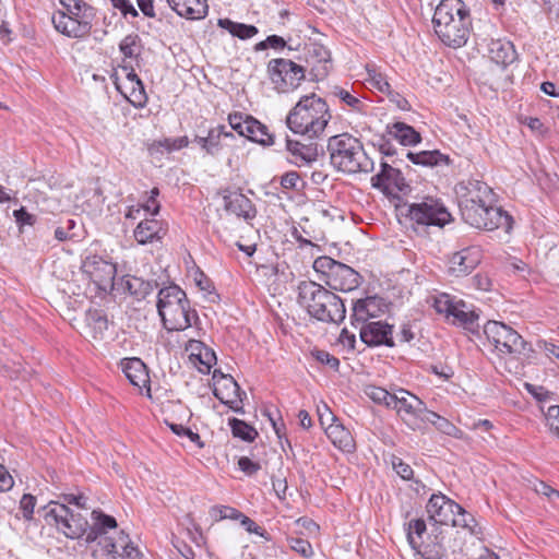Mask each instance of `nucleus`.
<instances>
[{"label":"nucleus","instance_id":"27","mask_svg":"<svg viewBox=\"0 0 559 559\" xmlns=\"http://www.w3.org/2000/svg\"><path fill=\"white\" fill-rule=\"evenodd\" d=\"M325 433L331 442L343 452H353L355 450V441L350 431L338 421L330 423L325 427Z\"/></svg>","mask_w":559,"mask_h":559},{"label":"nucleus","instance_id":"9","mask_svg":"<svg viewBox=\"0 0 559 559\" xmlns=\"http://www.w3.org/2000/svg\"><path fill=\"white\" fill-rule=\"evenodd\" d=\"M484 333L500 355L516 356L524 350L525 342L522 336L502 322L488 321L484 326Z\"/></svg>","mask_w":559,"mask_h":559},{"label":"nucleus","instance_id":"32","mask_svg":"<svg viewBox=\"0 0 559 559\" xmlns=\"http://www.w3.org/2000/svg\"><path fill=\"white\" fill-rule=\"evenodd\" d=\"M245 127L246 131L243 132L242 136H246L250 141L264 146H270L274 143V136L269 132L267 127L255 118L252 117L249 119V124Z\"/></svg>","mask_w":559,"mask_h":559},{"label":"nucleus","instance_id":"8","mask_svg":"<svg viewBox=\"0 0 559 559\" xmlns=\"http://www.w3.org/2000/svg\"><path fill=\"white\" fill-rule=\"evenodd\" d=\"M432 307L453 324L462 325L469 331L478 328V314L463 300H457L449 294L441 293L433 296Z\"/></svg>","mask_w":559,"mask_h":559},{"label":"nucleus","instance_id":"58","mask_svg":"<svg viewBox=\"0 0 559 559\" xmlns=\"http://www.w3.org/2000/svg\"><path fill=\"white\" fill-rule=\"evenodd\" d=\"M114 8L121 11V13L127 16L130 14L131 16H138V11L133 7V4L129 0H110Z\"/></svg>","mask_w":559,"mask_h":559},{"label":"nucleus","instance_id":"37","mask_svg":"<svg viewBox=\"0 0 559 559\" xmlns=\"http://www.w3.org/2000/svg\"><path fill=\"white\" fill-rule=\"evenodd\" d=\"M61 3L67 9V13L76 17L78 20L92 21L95 16V10L87 4L84 0H61Z\"/></svg>","mask_w":559,"mask_h":559},{"label":"nucleus","instance_id":"34","mask_svg":"<svg viewBox=\"0 0 559 559\" xmlns=\"http://www.w3.org/2000/svg\"><path fill=\"white\" fill-rule=\"evenodd\" d=\"M225 209L237 216L250 217L251 201L241 193L224 197Z\"/></svg>","mask_w":559,"mask_h":559},{"label":"nucleus","instance_id":"22","mask_svg":"<svg viewBox=\"0 0 559 559\" xmlns=\"http://www.w3.org/2000/svg\"><path fill=\"white\" fill-rule=\"evenodd\" d=\"M117 91L123 95L135 108H142L147 103V96L142 81L135 83L121 81L118 72L111 75Z\"/></svg>","mask_w":559,"mask_h":559},{"label":"nucleus","instance_id":"38","mask_svg":"<svg viewBox=\"0 0 559 559\" xmlns=\"http://www.w3.org/2000/svg\"><path fill=\"white\" fill-rule=\"evenodd\" d=\"M406 156L413 164L421 166H436L441 163H448V157L439 151L407 152Z\"/></svg>","mask_w":559,"mask_h":559},{"label":"nucleus","instance_id":"57","mask_svg":"<svg viewBox=\"0 0 559 559\" xmlns=\"http://www.w3.org/2000/svg\"><path fill=\"white\" fill-rule=\"evenodd\" d=\"M272 486L275 495L278 499L284 500L286 498V491L288 489L287 480L285 477H272Z\"/></svg>","mask_w":559,"mask_h":559},{"label":"nucleus","instance_id":"40","mask_svg":"<svg viewBox=\"0 0 559 559\" xmlns=\"http://www.w3.org/2000/svg\"><path fill=\"white\" fill-rule=\"evenodd\" d=\"M223 136H233L230 132L226 131L224 126H216L209 130L205 147V152L209 155L214 156L218 154V152L222 150L221 141Z\"/></svg>","mask_w":559,"mask_h":559},{"label":"nucleus","instance_id":"54","mask_svg":"<svg viewBox=\"0 0 559 559\" xmlns=\"http://www.w3.org/2000/svg\"><path fill=\"white\" fill-rule=\"evenodd\" d=\"M314 357L321 364L329 366L333 370H337L340 367V360L335 356L331 355L325 350H317Z\"/></svg>","mask_w":559,"mask_h":559},{"label":"nucleus","instance_id":"56","mask_svg":"<svg viewBox=\"0 0 559 559\" xmlns=\"http://www.w3.org/2000/svg\"><path fill=\"white\" fill-rule=\"evenodd\" d=\"M193 281L200 290L206 292L210 295L213 294L212 282L202 271L198 270L194 272Z\"/></svg>","mask_w":559,"mask_h":559},{"label":"nucleus","instance_id":"1","mask_svg":"<svg viewBox=\"0 0 559 559\" xmlns=\"http://www.w3.org/2000/svg\"><path fill=\"white\" fill-rule=\"evenodd\" d=\"M432 24L436 35L444 45L462 47L472 27L469 9L462 0H441L435 10Z\"/></svg>","mask_w":559,"mask_h":559},{"label":"nucleus","instance_id":"33","mask_svg":"<svg viewBox=\"0 0 559 559\" xmlns=\"http://www.w3.org/2000/svg\"><path fill=\"white\" fill-rule=\"evenodd\" d=\"M376 314V298L368 297L366 299H358L353 306V313L350 316L353 324L366 322Z\"/></svg>","mask_w":559,"mask_h":559},{"label":"nucleus","instance_id":"63","mask_svg":"<svg viewBox=\"0 0 559 559\" xmlns=\"http://www.w3.org/2000/svg\"><path fill=\"white\" fill-rule=\"evenodd\" d=\"M240 521L241 525L247 530V532L263 536L264 530L260 527L253 520L242 514Z\"/></svg>","mask_w":559,"mask_h":559},{"label":"nucleus","instance_id":"42","mask_svg":"<svg viewBox=\"0 0 559 559\" xmlns=\"http://www.w3.org/2000/svg\"><path fill=\"white\" fill-rule=\"evenodd\" d=\"M229 426L234 437L240 438L243 441L251 442L258 437V431L243 420L231 418L229 419Z\"/></svg>","mask_w":559,"mask_h":559},{"label":"nucleus","instance_id":"6","mask_svg":"<svg viewBox=\"0 0 559 559\" xmlns=\"http://www.w3.org/2000/svg\"><path fill=\"white\" fill-rule=\"evenodd\" d=\"M316 272L322 274V281L333 290L352 292L360 285V275L353 267L330 257H319L313 262Z\"/></svg>","mask_w":559,"mask_h":559},{"label":"nucleus","instance_id":"26","mask_svg":"<svg viewBox=\"0 0 559 559\" xmlns=\"http://www.w3.org/2000/svg\"><path fill=\"white\" fill-rule=\"evenodd\" d=\"M166 235L163 222L150 218L140 222L134 229V238L140 245L160 240Z\"/></svg>","mask_w":559,"mask_h":559},{"label":"nucleus","instance_id":"7","mask_svg":"<svg viewBox=\"0 0 559 559\" xmlns=\"http://www.w3.org/2000/svg\"><path fill=\"white\" fill-rule=\"evenodd\" d=\"M44 510L48 524H55L68 538L76 539L87 536L90 524L80 513H73L68 506L57 501H50Z\"/></svg>","mask_w":559,"mask_h":559},{"label":"nucleus","instance_id":"13","mask_svg":"<svg viewBox=\"0 0 559 559\" xmlns=\"http://www.w3.org/2000/svg\"><path fill=\"white\" fill-rule=\"evenodd\" d=\"M455 193L459 207L465 210V215L471 221H473L472 217H475V212H472L474 205H488L489 203H493V192L491 188L480 180L469 179L459 182L455 186Z\"/></svg>","mask_w":559,"mask_h":559},{"label":"nucleus","instance_id":"14","mask_svg":"<svg viewBox=\"0 0 559 559\" xmlns=\"http://www.w3.org/2000/svg\"><path fill=\"white\" fill-rule=\"evenodd\" d=\"M461 216L465 223L472 227L485 230H493L498 228H511L512 218L501 207L495 206L492 203L488 205L476 204L473 206L472 212H475L474 221H471L465 215V210L460 209Z\"/></svg>","mask_w":559,"mask_h":559},{"label":"nucleus","instance_id":"4","mask_svg":"<svg viewBox=\"0 0 559 559\" xmlns=\"http://www.w3.org/2000/svg\"><path fill=\"white\" fill-rule=\"evenodd\" d=\"M328 152L331 165L338 171L357 174L373 170V162L366 154L361 142L348 133L331 136Z\"/></svg>","mask_w":559,"mask_h":559},{"label":"nucleus","instance_id":"50","mask_svg":"<svg viewBox=\"0 0 559 559\" xmlns=\"http://www.w3.org/2000/svg\"><path fill=\"white\" fill-rule=\"evenodd\" d=\"M36 498L29 493H24L20 500V510L26 521L33 520Z\"/></svg>","mask_w":559,"mask_h":559},{"label":"nucleus","instance_id":"12","mask_svg":"<svg viewBox=\"0 0 559 559\" xmlns=\"http://www.w3.org/2000/svg\"><path fill=\"white\" fill-rule=\"evenodd\" d=\"M393 402L390 408L396 411L401 419L412 430L423 429L425 414L428 413L426 404L411 392L399 389L393 393Z\"/></svg>","mask_w":559,"mask_h":559},{"label":"nucleus","instance_id":"53","mask_svg":"<svg viewBox=\"0 0 559 559\" xmlns=\"http://www.w3.org/2000/svg\"><path fill=\"white\" fill-rule=\"evenodd\" d=\"M300 176L297 171H287L281 177V186L285 190H297Z\"/></svg>","mask_w":559,"mask_h":559},{"label":"nucleus","instance_id":"45","mask_svg":"<svg viewBox=\"0 0 559 559\" xmlns=\"http://www.w3.org/2000/svg\"><path fill=\"white\" fill-rule=\"evenodd\" d=\"M332 94L340 98L344 104H346L348 107H350L355 111H362L364 104L362 102L352 95L348 91L344 90L343 87L335 86L332 91Z\"/></svg>","mask_w":559,"mask_h":559},{"label":"nucleus","instance_id":"18","mask_svg":"<svg viewBox=\"0 0 559 559\" xmlns=\"http://www.w3.org/2000/svg\"><path fill=\"white\" fill-rule=\"evenodd\" d=\"M360 340L368 346L394 345L392 325L382 321H373L362 324L359 330Z\"/></svg>","mask_w":559,"mask_h":559},{"label":"nucleus","instance_id":"52","mask_svg":"<svg viewBox=\"0 0 559 559\" xmlns=\"http://www.w3.org/2000/svg\"><path fill=\"white\" fill-rule=\"evenodd\" d=\"M548 426L552 432L559 437V406L552 405L548 407L546 413Z\"/></svg>","mask_w":559,"mask_h":559},{"label":"nucleus","instance_id":"17","mask_svg":"<svg viewBox=\"0 0 559 559\" xmlns=\"http://www.w3.org/2000/svg\"><path fill=\"white\" fill-rule=\"evenodd\" d=\"M426 509L430 520L437 524L448 525L455 512L462 510V507L439 492L430 497Z\"/></svg>","mask_w":559,"mask_h":559},{"label":"nucleus","instance_id":"60","mask_svg":"<svg viewBox=\"0 0 559 559\" xmlns=\"http://www.w3.org/2000/svg\"><path fill=\"white\" fill-rule=\"evenodd\" d=\"M393 468L403 479H411L413 476V468L400 459L397 462L393 461Z\"/></svg>","mask_w":559,"mask_h":559},{"label":"nucleus","instance_id":"44","mask_svg":"<svg viewBox=\"0 0 559 559\" xmlns=\"http://www.w3.org/2000/svg\"><path fill=\"white\" fill-rule=\"evenodd\" d=\"M453 526H460L469 531L471 534H476V521L472 514L462 510L455 512L453 519L450 522Z\"/></svg>","mask_w":559,"mask_h":559},{"label":"nucleus","instance_id":"41","mask_svg":"<svg viewBox=\"0 0 559 559\" xmlns=\"http://www.w3.org/2000/svg\"><path fill=\"white\" fill-rule=\"evenodd\" d=\"M364 393L367 397H369L372 402L384 405L386 407L392 406L393 393H390L385 389L381 386H377L373 384H368L364 388Z\"/></svg>","mask_w":559,"mask_h":559},{"label":"nucleus","instance_id":"49","mask_svg":"<svg viewBox=\"0 0 559 559\" xmlns=\"http://www.w3.org/2000/svg\"><path fill=\"white\" fill-rule=\"evenodd\" d=\"M251 116H243L240 112L230 114L228 116L229 126L233 130H235L239 135H243L246 131V127L249 124V119Z\"/></svg>","mask_w":559,"mask_h":559},{"label":"nucleus","instance_id":"11","mask_svg":"<svg viewBox=\"0 0 559 559\" xmlns=\"http://www.w3.org/2000/svg\"><path fill=\"white\" fill-rule=\"evenodd\" d=\"M267 73L278 93L297 88L305 80V69L289 59H272L267 63Z\"/></svg>","mask_w":559,"mask_h":559},{"label":"nucleus","instance_id":"62","mask_svg":"<svg viewBox=\"0 0 559 559\" xmlns=\"http://www.w3.org/2000/svg\"><path fill=\"white\" fill-rule=\"evenodd\" d=\"M534 490L537 493L544 495V496H546V497H548L550 499H552L554 497H558L559 498V491H557L556 489L551 488L549 485H547L544 481L535 483Z\"/></svg>","mask_w":559,"mask_h":559},{"label":"nucleus","instance_id":"2","mask_svg":"<svg viewBox=\"0 0 559 559\" xmlns=\"http://www.w3.org/2000/svg\"><path fill=\"white\" fill-rule=\"evenodd\" d=\"M332 115L325 99L316 95L302 96L286 116V126L295 134L319 139L323 135Z\"/></svg>","mask_w":559,"mask_h":559},{"label":"nucleus","instance_id":"48","mask_svg":"<svg viewBox=\"0 0 559 559\" xmlns=\"http://www.w3.org/2000/svg\"><path fill=\"white\" fill-rule=\"evenodd\" d=\"M368 81L370 84L382 93L391 94L392 88L386 78L376 70H368Z\"/></svg>","mask_w":559,"mask_h":559},{"label":"nucleus","instance_id":"19","mask_svg":"<svg viewBox=\"0 0 559 559\" xmlns=\"http://www.w3.org/2000/svg\"><path fill=\"white\" fill-rule=\"evenodd\" d=\"M480 261V251L477 247H467L454 252L449 260V272L454 276H464L471 273Z\"/></svg>","mask_w":559,"mask_h":559},{"label":"nucleus","instance_id":"64","mask_svg":"<svg viewBox=\"0 0 559 559\" xmlns=\"http://www.w3.org/2000/svg\"><path fill=\"white\" fill-rule=\"evenodd\" d=\"M13 484L14 481L12 476L2 465H0V491L10 490L13 487Z\"/></svg>","mask_w":559,"mask_h":559},{"label":"nucleus","instance_id":"23","mask_svg":"<svg viewBox=\"0 0 559 559\" xmlns=\"http://www.w3.org/2000/svg\"><path fill=\"white\" fill-rule=\"evenodd\" d=\"M286 150L290 155L289 160L298 167L309 165L318 157V146L314 143L304 144L287 138Z\"/></svg>","mask_w":559,"mask_h":559},{"label":"nucleus","instance_id":"55","mask_svg":"<svg viewBox=\"0 0 559 559\" xmlns=\"http://www.w3.org/2000/svg\"><path fill=\"white\" fill-rule=\"evenodd\" d=\"M63 502L66 506L73 504L79 509H88L87 498L82 493H67L62 496Z\"/></svg>","mask_w":559,"mask_h":559},{"label":"nucleus","instance_id":"15","mask_svg":"<svg viewBox=\"0 0 559 559\" xmlns=\"http://www.w3.org/2000/svg\"><path fill=\"white\" fill-rule=\"evenodd\" d=\"M82 270L95 284L97 289L107 292L114 287L117 273L114 263L104 260L102 257L91 255L83 261Z\"/></svg>","mask_w":559,"mask_h":559},{"label":"nucleus","instance_id":"39","mask_svg":"<svg viewBox=\"0 0 559 559\" xmlns=\"http://www.w3.org/2000/svg\"><path fill=\"white\" fill-rule=\"evenodd\" d=\"M87 326L95 340H102L108 329V320L102 311L93 310L86 314Z\"/></svg>","mask_w":559,"mask_h":559},{"label":"nucleus","instance_id":"16","mask_svg":"<svg viewBox=\"0 0 559 559\" xmlns=\"http://www.w3.org/2000/svg\"><path fill=\"white\" fill-rule=\"evenodd\" d=\"M213 378L215 379L213 390L215 397L223 404L228 405L233 411L237 413L241 412L242 408L239 406V403L242 402L241 395H246V393L241 392L236 380L229 374H221V377L216 379V374L214 373Z\"/></svg>","mask_w":559,"mask_h":559},{"label":"nucleus","instance_id":"30","mask_svg":"<svg viewBox=\"0 0 559 559\" xmlns=\"http://www.w3.org/2000/svg\"><path fill=\"white\" fill-rule=\"evenodd\" d=\"M386 133L404 146L415 145L421 140L420 134L412 126L404 122L388 124Z\"/></svg>","mask_w":559,"mask_h":559},{"label":"nucleus","instance_id":"51","mask_svg":"<svg viewBox=\"0 0 559 559\" xmlns=\"http://www.w3.org/2000/svg\"><path fill=\"white\" fill-rule=\"evenodd\" d=\"M426 532V523L421 519H415L409 521L408 523V532H407V538L409 540V544L415 547V540L413 537V534L417 535L419 538L423 536V534Z\"/></svg>","mask_w":559,"mask_h":559},{"label":"nucleus","instance_id":"31","mask_svg":"<svg viewBox=\"0 0 559 559\" xmlns=\"http://www.w3.org/2000/svg\"><path fill=\"white\" fill-rule=\"evenodd\" d=\"M122 370L129 381L135 386L141 388L148 382L146 367L139 358L127 359L122 365Z\"/></svg>","mask_w":559,"mask_h":559},{"label":"nucleus","instance_id":"21","mask_svg":"<svg viewBox=\"0 0 559 559\" xmlns=\"http://www.w3.org/2000/svg\"><path fill=\"white\" fill-rule=\"evenodd\" d=\"M102 544L106 555L112 559H136L140 556V550L123 531L120 532L117 539L104 538Z\"/></svg>","mask_w":559,"mask_h":559},{"label":"nucleus","instance_id":"36","mask_svg":"<svg viewBox=\"0 0 559 559\" xmlns=\"http://www.w3.org/2000/svg\"><path fill=\"white\" fill-rule=\"evenodd\" d=\"M217 25L242 40L253 37L259 32L254 25L237 23L229 19H218Z\"/></svg>","mask_w":559,"mask_h":559},{"label":"nucleus","instance_id":"59","mask_svg":"<svg viewBox=\"0 0 559 559\" xmlns=\"http://www.w3.org/2000/svg\"><path fill=\"white\" fill-rule=\"evenodd\" d=\"M238 466L247 475H253L260 469V464L253 462L247 456H241L239 459Z\"/></svg>","mask_w":559,"mask_h":559},{"label":"nucleus","instance_id":"35","mask_svg":"<svg viewBox=\"0 0 559 559\" xmlns=\"http://www.w3.org/2000/svg\"><path fill=\"white\" fill-rule=\"evenodd\" d=\"M425 423L432 424L437 430L440 432L454 437L456 439L463 438V431L459 429L455 425H453L451 421H449L447 418L440 416L439 414L428 411L427 414H425Z\"/></svg>","mask_w":559,"mask_h":559},{"label":"nucleus","instance_id":"24","mask_svg":"<svg viewBox=\"0 0 559 559\" xmlns=\"http://www.w3.org/2000/svg\"><path fill=\"white\" fill-rule=\"evenodd\" d=\"M372 187L385 192L402 190L404 178L401 171L386 163H381V171L371 178Z\"/></svg>","mask_w":559,"mask_h":559},{"label":"nucleus","instance_id":"25","mask_svg":"<svg viewBox=\"0 0 559 559\" xmlns=\"http://www.w3.org/2000/svg\"><path fill=\"white\" fill-rule=\"evenodd\" d=\"M170 8L188 20H203L209 13L207 0H167Z\"/></svg>","mask_w":559,"mask_h":559},{"label":"nucleus","instance_id":"3","mask_svg":"<svg viewBox=\"0 0 559 559\" xmlns=\"http://www.w3.org/2000/svg\"><path fill=\"white\" fill-rule=\"evenodd\" d=\"M298 300L310 317L324 323L343 322L346 308L343 300L322 285L308 281L298 285Z\"/></svg>","mask_w":559,"mask_h":559},{"label":"nucleus","instance_id":"5","mask_svg":"<svg viewBox=\"0 0 559 559\" xmlns=\"http://www.w3.org/2000/svg\"><path fill=\"white\" fill-rule=\"evenodd\" d=\"M157 298L158 314L168 331H183L191 326L195 311L191 310L187 295L179 286L162 288Z\"/></svg>","mask_w":559,"mask_h":559},{"label":"nucleus","instance_id":"28","mask_svg":"<svg viewBox=\"0 0 559 559\" xmlns=\"http://www.w3.org/2000/svg\"><path fill=\"white\" fill-rule=\"evenodd\" d=\"M488 56L492 62L506 68L516 59V51L510 41L491 40L488 47Z\"/></svg>","mask_w":559,"mask_h":559},{"label":"nucleus","instance_id":"29","mask_svg":"<svg viewBox=\"0 0 559 559\" xmlns=\"http://www.w3.org/2000/svg\"><path fill=\"white\" fill-rule=\"evenodd\" d=\"M93 525L90 526L85 540L87 543L95 542L100 535L105 534L107 530L116 528L117 521L114 516L103 513L99 510L92 512Z\"/></svg>","mask_w":559,"mask_h":559},{"label":"nucleus","instance_id":"61","mask_svg":"<svg viewBox=\"0 0 559 559\" xmlns=\"http://www.w3.org/2000/svg\"><path fill=\"white\" fill-rule=\"evenodd\" d=\"M318 414H319L320 424L324 429L330 423L337 421L336 417L332 414V412L325 404L323 405L322 408H320V407L318 408Z\"/></svg>","mask_w":559,"mask_h":559},{"label":"nucleus","instance_id":"46","mask_svg":"<svg viewBox=\"0 0 559 559\" xmlns=\"http://www.w3.org/2000/svg\"><path fill=\"white\" fill-rule=\"evenodd\" d=\"M288 546L295 552L301 555L304 558H309L313 555L311 544L307 539L300 537H287Z\"/></svg>","mask_w":559,"mask_h":559},{"label":"nucleus","instance_id":"10","mask_svg":"<svg viewBox=\"0 0 559 559\" xmlns=\"http://www.w3.org/2000/svg\"><path fill=\"white\" fill-rule=\"evenodd\" d=\"M407 216L419 226L443 227L451 221V214L440 200L426 197L408 205Z\"/></svg>","mask_w":559,"mask_h":559},{"label":"nucleus","instance_id":"43","mask_svg":"<svg viewBox=\"0 0 559 559\" xmlns=\"http://www.w3.org/2000/svg\"><path fill=\"white\" fill-rule=\"evenodd\" d=\"M140 43L138 34H129L120 41L119 49L126 58H133L140 53Z\"/></svg>","mask_w":559,"mask_h":559},{"label":"nucleus","instance_id":"47","mask_svg":"<svg viewBox=\"0 0 559 559\" xmlns=\"http://www.w3.org/2000/svg\"><path fill=\"white\" fill-rule=\"evenodd\" d=\"M210 514L215 520H240V518L242 516V513L240 511L227 506L213 507L212 510L210 511Z\"/></svg>","mask_w":559,"mask_h":559},{"label":"nucleus","instance_id":"20","mask_svg":"<svg viewBox=\"0 0 559 559\" xmlns=\"http://www.w3.org/2000/svg\"><path fill=\"white\" fill-rule=\"evenodd\" d=\"M55 28L63 35L73 38H81L90 34L92 24L88 21L78 20L76 17L57 12L52 15Z\"/></svg>","mask_w":559,"mask_h":559}]
</instances>
